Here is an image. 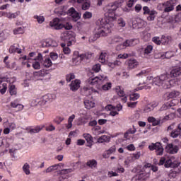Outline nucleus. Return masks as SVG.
Instances as JSON below:
<instances>
[{"mask_svg": "<svg viewBox=\"0 0 181 181\" xmlns=\"http://www.w3.org/2000/svg\"><path fill=\"white\" fill-rule=\"evenodd\" d=\"M43 47H57V42L54 40L45 41L42 43Z\"/></svg>", "mask_w": 181, "mask_h": 181, "instance_id": "19", "label": "nucleus"}, {"mask_svg": "<svg viewBox=\"0 0 181 181\" xmlns=\"http://www.w3.org/2000/svg\"><path fill=\"white\" fill-rule=\"evenodd\" d=\"M68 13L70 16H71V18H73V21L74 22H77L81 18L80 13L76 11V9L73 7L68 10Z\"/></svg>", "mask_w": 181, "mask_h": 181, "instance_id": "10", "label": "nucleus"}, {"mask_svg": "<svg viewBox=\"0 0 181 181\" xmlns=\"http://www.w3.org/2000/svg\"><path fill=\"white\" fill-rule=\"evenodd\" d=\"M156 107V104H150L144 107V112H151Z\"/></svg>", "mask_w": 181, "mask_h": 181, "instance_id": "32", "label": "nucleus"}, {"mask_svg": "<svg viewBox=\"0 0 181 181\" xmlns=\"http://www.w3.org/2000/svg\"><path fill=\"white\" fill-rule=\"evenodd\" d=\"M149 80H152L153 86H158L164 88V90H168V88H171L174 83L177 81V79H170L169 75L161 74L159 76L153 78V76H150Z\"/></svg>", "mask_w": 181, "mask_h": 181, "instance_id": "1", "label": "nucleus"}, {"mask_svg": "<svg viewBox=\"0 0 181 181\" xmlns=\"http://www.w3.org/2000/svg\"><path fill=\"white\" fill-rule=\"evenodd\" d=\"M84 105H85V108H86L87 110H91V108H94L95 103L91 100H85Z\"/></svg>", "mask_w": 181, "mask_h": 181, "instance_id": "25", "label": "nucleus"}, {"mask_svg": "<svg viewBox=\"0 0 181 181\" xmlns=\"http://www.w3.org/2000/svg\"><path fill=\"white\" fill-rule=\"evenodd\" d=\"M61 40L66 43L67 46H71L76 43V34L71 31L64 33L61 36Z\"/></svg>", "mask_w": 181, "mask_h": 181, "instance_id": "3", "label": "nucleus"}, {"mask_svg": "<svg viewBox=\"0 0 181 181\" xmlns=\"http://www.w3.org/2000/svg\"><path fill=\"white\" fill-rule=\"evenodd\" d=\"M30 165L28 164V163H25L23 166V170L25 173V175H30Z\"/></svg>", "mask_w": 181, "mask_h": 181, "instance_id": "35", "label": "nucleus"}, {"mask_svg": "<svg viewBox=\"0 0 181 181\" xmlns=\"http://www.w3.org/2000/svg\"><path fill=\"white\" fill-rule=\"evenodd\" d=\"M129 98H130L131 101H136V100H138V98H139V94L133 93V94L130 95Z\"/></svg>", "mask_w": 181, "mask_h": 181, "instance_id": "49", "label": "nucleus"}, {"mask_svg": "<svg viewBox=\"0 0 181 181\" xmlns=\"http://www.w3.org/2000/svg\"><path fill=\"white\" fill-rule=\"evenodd\" d=\"M114 152H115V146H112L110 150H107L106 153H103V156L105 159H107V158H109L110 155L114 153Z\"/></svg>", "mask_w": 181, "mask_h": 181, "instance_id": "29", "label": "nucleus"}, {"mask_svg": "<svg viewBox=\"0 0 181 181\" xmlns=\"http://www.w3.org/2000/svg\"><path fill=\"white\" fill-rule=\"evenodd\" d=\"M74 78H76L74 74H69L66 76V79L68 83H70V81H71V80H74Z\"/></svg>", "mask_w": 181, "mask_h": 181, "instance_id": "48", "label": "nucleus"}, {"mask_svg": "<svg viewBox=\"0 0 181 181\" xmlns=\"http://www.w3.org/2000/svg\"><path fill=\"white\" fill-rule=\"evenodd\" d=\"M70 87L71 91H77V90L80 88V81L75 80L74 81H72L70 84Z\"/></svg>", "mask_w": 181, "mask_h": 181, "instance_id": "23", "label": "nucleus"}, {"mask_svg": "<svg viewBox=\"0 0 181 181\" xmlns=\"http://www.w3.org/2000/svg\"><path fill=\"white\" fill-rule=\"evenodd\" d=\"M100 25L96 27V34L97 37L100 36H107L108 33H111V26L108 24H104V21H100Z\"/></svg>", "mask_w": 181, "mask_h": 181, "instance_id": "2", "label": "nucleus"}, {"mask_svg": "<svg viewBox=\"0 0 181 181\" xmlns=\"http://www.w3.org/2000/svg\"><path fill=\"white\" fill-rule=\"evenodd\" d=\"M9 91L11 95H16V88H15V85L10 86Z\"/></svg>", "mask_w": 181, "mask_h": 181, "instance_id": "44", "label": "nucleus"}, {"mask_svg": "<svg viewBox=\"0 0 181 181\" xmlns=\"http://www.w3.org/2000/svg\"><path fill=\"white\" fill-rule=\"evenodd\" d=\"M148 148L150 151H156V153L158 156H162V155H163V146H162V144L159 142L151 144V145L148 146Z\"/></svg>", "mask_w": 181, "mask_h": 181, "instance_id": "5", "label": "nucleus"}, {"mask_svg": "<svg viewBox=\"0 0 181 181\" xmlns=\"http://www.w3.org/2000/svg\"><path fill=\"white\" fill-rule=\"evenodd\" d=\"M172 40V37L170 36H165L162 35L161 37V45H163L164 46H168L169 43H170Z\"/></svg>", "mask_w": 181, "mask_h": 181, "instance_id": "24", "label": "nucleus"}, {"mask_svg": "<svg viewBox=\"0 0 181 181\" xmlns=\"http://www.w3.org/2000/svg\"><path fill=\"white\" fill-rule=\"evenodd\" d=\"M139 64V63L136 62V59H129L127 62V69H129V70H132V69H136Z\"/></svg>", "mask_w": 181, "mask_h": 181, "instance_id": "14", "label": "nucleus"}, {"mask_svg": "<svg viewBox=\"0 0 181 181\" xmlns=\"http://www.w3.org/2000/svg\"><path fill=\"white\" fill-rule=\"evenodd\" d=\"M97 165H98V163L94 159L88 160L86 162V166H88V168H90L91 169H93V168H97Z\"/></svg>", "mask_w": 181, "mask_h": 181, "instance_id": "28", "label": "nucleus"}, {"mask_svg": "<svg viewBox=\"0 0 181 181\" xmlns=\"http://www.w3.org/2000/svg\"><path fill=\"white\" fill-rule=\"evenodd\" d=\"M60 165H61V166H64V164H63V163L51 165L44 171V173H50V172L57 170V169L59 168V166H60Z\"/></svg>", "mask_w": 181, "mask_h": 181, "instance_id": "22", "label": "nucleus"}, {"mask_svg": "<svg viewBox=\"0 0 181 181\" xmlns=\"http://www.w3.org/2000/svg\"><path fill=\"white\" fill-rule=\"evenodd\" d=\"M35 18L37 19L38 23H43L45 22V17L35 16Z\"/></svg>", "mask_w": 181, "mask_h": 181, "instance_id": "56", "label": "nucleus"}, {"mask_svg": "<svg viewBox=\"0 0 181 181\" xmlns=\"http://www.w3.org/2000/svg\"><path fill=\"white\" fill-rule=\"evenodd\" d=\"M91 57H93V53L86 52L85 54H78L77 57L73 58L72 62L76 63V60H77V59H80L81 62H83V60H86L87 62L88 60H90Z\"/></svg>", "mask_w": 181, "mask_h": 181, "instance_id": "8", "label": "nucleus"}, {"mask_svg": "<svg viewBox=\"0 0 181 181\" xmlns=\"http://www.w3.org/2000/svg\"><path fill=\"white\" fill-rule=\"evenodd\" d=\"M110 139V137L106 135L101 136L99 139H98V144H103V142H107Z\"/></svg>", "mask_w": 181, "mask_h": 181, "instance_id": "36", "label": "nucleus"}, {"mask_svg": "<svg viewBox=\"0 0 181 181\" xmlns=\"http://www.w3.org/2000/svg\"><path fill=\"white\" fill-rule=\"evenodd\" d=\"M179 135L181 136V123H180L177 125V129H175L174 131H173L170 133V136H172V138H177V136H179Z\"/></svg>", "mask_w": 181, "mask_h": 181, "instance_id": "18", "label": "nucleus"}, {"mask_svg": "<svg viewBox=\"0 0 181 181\" xmlns=\"http://www.w3.org/2000/svg\"><path fill=\"white\" fill-rule=\"evenodd\" d=\"M143 11H144V15H149V16L147 17V21H155V15L158 13L155 10H151L149 9V7L148 6H144L143 7Z\"/></svg>", "mask_w": 181, "mask_h": 181, "instance_id": "6", "label": "nucleus"}, {"mask_svg": "<svg viewBox=\"0 0 181 181\" xmlns=\"http://www.w3.org/2000/svg\"><path fill=\"white\" fill-rule=\"evenodd\" d=\"M48 101H53V95L52 94H47L42 96L37 102L39 105H45Z\"/></svg>", "mask_w": 181, "mask_h": 181, "instance_id": "9", "label": "nucleus"}, {"mask_svg": "<svg viewBox=\"0 0 181 181\" xmlns=\"http://www.w3.org/2000/svg\"><path fill=\"white\" fill-rule=\"evenodd\" d=\"M136 25V28H142L144 26L146 25V22L145 21L141 19V18H136L134 22H133V25Z\"/></svg>", "mask_w": 181, "mask_h": 181, "instance_id": "16", "label": "nucleus"}, {"mask_svg": "<svg viewBox=\"0 0 181 181\" xmlns=\"http://www.w3.org/2000/svg\"><path fill=\"white\" fill-rule=\"evenodd\" d=\"M10 105L12 108H16V111H22L23 110V105L22 104H19L18 100L11 102Z\"/></svg>", "mask_w": 181, "mask_h": 181, "instance_id": "17", "label": "nucleus"}, {"mask_svg": "<svg viewBox=\"0 0 181 181\" xmlns=\"http://www.w3.org/2000/svg\"><path fill=\"white\" fill-rule=\"evenodd\" d=\"M33 67L35 69V70H39L40 69V63L39 62H35L33 64Z\"/></svg>", "mask_w": 181, "mask_h": 181, "instance_id": "55", "label": "nucleus"}, {"mask_svg": "<svg viewBox=\"0 0 181 181\" xmlns=\"http://www.w3.org/2000/svg\"><path fill=\"white\" fill-rule=\"evenodd\" d=\"M180 74H181V68L180 67L173 69L170 71L171 77H178V76H180Z\"/></svg>", "mask_w": 181, "mask_h": 181, "instance_id": "26", "label": "nucleus"}, {"mask_svg": "<svg viewBox=\"0 0 181 181\" xmlns=\"http://www.w3.org/2000/svg\"><path fill=\"white\" fill-rule=\"evenodd\" d=\"M149 178V174H146L145 173H141L139 175V180H147Z\"/></svg>", "mask_w": 181, "mask_h": 181, "instance_id": "39", "label": "nucleus"}, {"mask_svg": "<svg viewBox=\"0 0 181 181\" xmlns=\"http://www.w3.org/2000/svg\"><path fill=\"white\" fill-rule=\"evenodd\" d=\"M116 93H117L118 95H119V97H124L125 96V93L124 92V90H122V89H121V87H117L116 88Z\"/></svg>", "mask_w": 181, "mask_h": 181, "instance_id": "45", "label": "nucleus"}, {"mask_svg": "<svg viewBox=\"0 0 181 181\" xmlns=\"http://www.w3.org/2000/svg\"><path fill=\"white\" fill-rule=\"evenodd\" d=\"M9 53H18V54H21L22 50L18 47H15V45H11L9 48Z\"/></svg>", "mask_w": 181, "mask_h": 181, "instance_id": "30", "label": "nucleus"}, {"mask_svg": "<svg viewBox=\"0 0 181 181\" xmlns=\"http://www.w3.org/2000/svg\"><path fill=\"white\" fill-rule=\"evenodd\" d=\"M166 100H170V98H176L180 95V92L177 90H173L172 92L167 93L165 95Z\"/></svg>", "mask_w": 181, "mask_h": 181, "instance_id": "15", "label": "nucleus"}, {"mask_svg": "<svg viewBox=\"0 0 181 181\" xmlns=\"http://www.w3.org/2000/svg\"><path fill=\"white\" fill-rule=\"evenodd\" d=\"M164 166H165V168H171V166H172V160L171 159H168L167 160H165Z\"/></svg>", "mask_w": 181, "mask_h": 181, "instance_id": "58", "label": "nucleus"}, {"mask_svg": "<svg viewBox=\"0 0 181 181\" xmlns=\"http://www.w3.org/2000/svg\"><path fill=\"white\" fill-rule=\"evenodd\" d=\"M152 50H153V47L152 45H148L145 49H144V54H149L152 52Z\"/></svg>", "mask_w": 181, "mask_h": 181, "instance_id": "42", "label": "nucleus"}, {"mask_svg": "<svg viewBox=\"0 0 181 181\" xmlns=\"http://www.w3.org/2000/svg\"><path fill=\"white\" fill-rule=\"evenodd\" d=\"M167 21L168 22V23H177V22H179V21H177V17H173V16H168L167 18Z\"/></svg>", "mask_w": 181, "mask_h": 181, "instance_id": "37", "label": "nucleus"}, {"mask_svg": "<svg viewBox=\"0 0 181 181\" xmlns=\"http://www.w3.org/2000/svg\"><path fill=\"white\" fill-rule=\"evenodd\" d=\"M42 131V128L40 127H36L34 129H31L29 132L30 134H37L38 132H40Z\"/></svg>", "mask_w": 181, "mask_h": 181, "instance_id": "46", "label": "nucleus"}, {"mask_svg": "<svg viewBox=\"0 0 181 181\" xmlns=\"http://www.w3.org/2000/svg\"><path fill=\"white\" fill-rule=\"evenodd\" d=\"M7 18H8V19H13L15 18H16V14L13 13H8L6 14Z\"/></svg>", "mask_w": 181, "mask_h": 181, "instance_id": "64", "label": "nucleus"}, {"mask_svg": "<svg viewBox=\"0 0 181 181\" xmlns=\"http://www.w3.org/2000/svg\"><path fill=\"white\" fill-rule=\"evenodd\" d=\"M73 172V168L62 169L59 171V175H67Z\"/></svg>", "mask_w": 181, "mask_h": 181, "instance_id": "41", "label": "nucleus"}, {"mask_svg": "<svg viewBox=\"0 0 181 181\" xmlns=\"http://www.w3.org/2000/svg\"><path fill=\"white\" fill-rule=\"evenodd\" d=\"M179 151V146H174L173 144H168L165 146V152H168V153H177V151Z\"/></svg>", "mask_w": 181, "mask_h": 181, "instance_id": "12", "label": "nucleus"}, {"mask_svg": "<svg viewBox=\"0 0 181 181\" xmlns=\"http://www.w3.org/2000/svg\"><path fill=\"white\" fill-rule=\"evenodd\" d=\"M117 23L121 28H124L125 27V25H127L125 21H124V18H120L117 20Z\"/></svg>", "mask_w": 181, "mask_h": 181, "instance_id": "50", "label": "nucleus"}, {"mask_svg": "<svg viewBox=\"0 0 181 181\" xmlns=\"http://www.w3.org/2000/svg\"><path fill=\"white\" fill-rule=\"evenodd\" d=\"M138 44V40H127L122 45L123 47H128L129 46H135Z\"/></svg>", "mask_w": 181, "mask_h": 181, "instance_id": "21", "label": "nucleus"}, {"mask_svg": "<svg viewBox=\"0 0 181 181\" xmlns=\"http://www.w3.org/2000/svg\"><path fill=\"white\" fill-rule=\"evenodd\" d=\"M163 6H164V12H170L175 9V2L173 1H168L163 4Z\"/></svg>", "mask_w": 181, "mask_h": 181, "instance_id": "11", "label": "nucleus"}, {"mask_svg": "<svg viewBox=\"0 0 181 181\" xmlns=\"http://www.w3.org/2000/svg\"><path fill=\"white\" fill-rule=\"evenodd\" d=\"M105 54L104 53H101V54L99 57V60L100 63H105Z\"/></svg>", "mask_w": 181, "mask_h": 181, "instance_id": "57", "label": "nucleus"}, {"mask_svg": "<svg viewBox=\"0 0 181 181\" xmlns=\"http://www.w3.org/2000/svg\"><path fill=\"white\" fill-rule=\"evenodd\" d=\"M14 35H22L23 33V29L22 27H19L13 30Z\"/></svg>", "mask_w": 181, "mask_h": 181, "instance_id": "47", "label": "nucleus"}, {"mask_svg": "<svg viewBox=\"0 0 181 181\" xmlns=\"http://www.w3.org/2000/svg\"><path fill=\"white\" fill-rule=\"evenodd\" d=\"M111 82H107L106 84L103 85L102 86L103 90H104V91H107L108 90H110V88H111Z\"/></svg>", "mask_w": 181, "mask_h": 181, "instance_id": "51", "label": "nucleus"}, {"mask_svg": "<svg viewBox=\"0 0 181 181\" xmlns=\"http://www.w3.org/2000/svg\"><path fill=\"white\" fill-rule=\"evenodd\" d=\"M165 59H170V57H173V56H175V54H173V52L170 51V52H165Z\"/></svg>", "mask_w": 181, "mask_h": 181, "instance_id": "59", "label": "nucleus"}, {"mask_svg": "<svg viewBox=\"0 0 181 181\" xmlns=\"http://www.w3.org/2000/svg\"><path fill=\"white\" fill-rule=\"evenodd\" d=\"M4 80H6V78H0V93L5 94L6 89L8 88L6 82H4Z\"/></svg>", "mask_w": 181, "mask_h": 181, "instance_id": "13", "label": "nucleus"}, {"mask_svg": "<svg viewBox=\"0 0 181 181\" xmlns=\"http://www.w3.org/2000/svg\"><path fill=\"white\" fill-rule=\"evenodd\" d=\"M122 42V37L116 35L112 38V43H119Z\"/></svg>", "mask_w": 181, "mask_h": 181, "instance_id": "40", "label": "nucleus"}, {"mask_svg": "<svg viewBox=\"0 0 181 181\" xmlns=\"http://www.w3.org/2000/svg\"><path fill=\"white\" fill-rule=\"evenodd\" d=\"M106 108L109 110H117V111H121V110H122V105H117L116 107L112 106V105H107Z\"/></svg>", "mask_w": 181, "mask_h": 181, "instance_id": "33", "label": "nucleus"}, {"mask_svg": "<svg viewBox=\"0 0 181 181\" xmlns=\"http://www.w3.org/2000/svg\"><path fill=\"white\" fill-rule=\"evenodd\" d=\"M90 1H83V4H82V9L83 11H87L90 9Z\"/></svg>", "mask_w": 181, "mask_h": 181, "instance_id": "38", "label": "nucleus"}, {"mask_svg": "<svg viewBox=\"0 0 181 181\" xmlns=\"http://www.w3.org/2000/svg\"><path fill=\"white\" fill-rule=\"evenodd\" d=\"M153 42L156 43V45H158V46L162 45V41L159 38V37H153Z\"/></svg>", "mask_w": 181, "mask_h": 181, "instance_id": "52", "label": "nucleus"}, {"mask_svg": "<svg viewBox=\"0 0 181 181\" xmlns=\"http://www.w3.org/2000/svg\"><path fill=\"white\" fill-rule=\"evenodd\" d=\"M172 107L171 104H167V105H163L162 107L160 108V111H166L168 108H170Z\"/></svg>", "mask_w": 181, "mask_h": 181, "instance_id": "54", "label": "nucleus"}, {"mask_svg": "<svg viewBox=\"0 0 181 181\" xmlns=\"http://www.w3.org/2000/svg\"><path fill=\"white\" fill-rule=\"evenodd\" d=\"M83 138L88 144L87 146H88V148H91L93 146V142H94V141H93V136H90V134H83Z\"/></svg>", "mask_w": 181, "mask_h": 181, "instance_id": "20", "label": "nucleus"}, {"mask_svg": "<svg viewBox=\"0 0 181 181\" xmlns=\"http://www.w3.org/2000/svg\"><path fill=\"white\" fill-rule=\"evenodd\" d=\"M83 19H91L93 18V13L90 11H86L83 15Z\"/></svg>", "mask_w": 181, "mask_h": 181, "instance_id": "43", "label": "nucleus"}, {"mask_svg": "<svg viewBox=\"0 0 181 181\" xmlns=\"http://www.w3.org/2000/svg\"><path fill=\"white\" fill-rule=\"evenodd\" d=\"M136 104H138V102H129L127 105L130 108H135V107H136Z\"/></svg>", "mask_w": 181, "mask_h": 181, "instance_id": "61", "label": "nucleus"}, {"mask_svg": "<svg viewBox=\"0 0 181 181\" xmlns=\"http://www.w3.org/2000/svg\"><path fill=\"white\" fill-rule=\"evenodd\" d=\"M107 176H108V177H112L113 176L114 177L118 176V173L113 172V171H109L107 173Z\"/></svg>", "mask_w": 181, "mask_h": 181, "instance_id": "63", "label": "nucleus"}, {"mask_svg": "<svg viewBox=\"0 0 181 181\" xmlns=\"http://www.w3.org/2000/svg\"><path fill=\"white\" fill-rule=\"evenodd\" d=\"M107 8V11H108L109 13H114V12H115V11H117L118 6H117L116 4L110 3V4H108Z\"/></svg>", "mask_w": 181, "mask_h": 181, "instance_id": "27", "label": "nucleus"}, {"mask_svg": "<svg viewBox=\"0 0 181 181\" xmlns=\"http://www.w3.org/2000/svg\"><path fill=\"white\" fill-rule=\"evenodd\" d=\"M49 25L57 30L63 29V28H64L66 30H70V29L73 28V25L69 23H66L65 25L60 23V20L59 18H54L53 21L49 23Z\"/></svg>", "mask_w": 181, "mask_h": 181, "instance_id": "4", "label": "nucleus"}, {"mask_svg": "<svg viewBox=\"0 0 181 181\" xmlns=\"http://www.w3.org/2000/svg\"><path fill=\"white\" fill-rule=\"evenodd\" d=\"M49 56H50L52 60H57V57H59L57 54H56L54 52H50Z\"/></svg>", "mask_w": 181, "mask_h": 181, "instance_id": "62", "label": "nucleus"}, {"mask_svg": "<svg viewBox=\"0 0 181 181\" xmlns=\"http://www.w3.org/2000/svg\"><path fill=\"white\" fill-rule=\"evenodd\" d=\"M180 165V162L177 160L172 161L171 163V168H178Z\"/></svg>", "mask_w": 181, "mask_h": 181, "instance_id": "60", "label": "nucleus"}, {"mask_svg": "<svg viewBox=\"0 0 181 181\" xmlns=\"http://www.w3.org/2000/svg\"><path fill=\"white\" fill-rule=\"evenodd\" d=\"M93 71L98 73L101 70V65L100 64H96L93 66Z\"/></svg>", "mask_w": 181, "mask_h": 181, "instance_id": "53", "label": "nucleus"}, {"mask_svg": "<svg viewBox=\"0 0 181 181\" xmlns=\"http://www.w3.org/2000/svg\"><path fill=\"white\" fill-rule=\"evenodd\" d=\"M52 64H53V63L52 62V59H50V58H46L44 60V62H43L44 67L49 69V67H51Z\"/></svg>", "mask_w": 181, "mask_h": 181, "instance_id": "34", "label": "nucleus"}, {"mask_svg": "<svg viewBox=\"0 0 181 181\" xmlns=\"http://www.w3.org/2000/svg\"><path fill=\"white\" fill-rule=\"evenodd\" d=\"M148 122H151L153 127H156V125H159L160 124V120H157L155 117H149L148 118Z\"/></svg>", "mask_w": 181, "mask_h": 181, "instance_id": "31", "label": "nucleus"}, {"mask_svg": "<svg viewBox=\"0 0 181 181\" xmlns=\"http://www.w3.org/2000/svg\"><path fill=\"white\" fill-rule=\"evenodd\" d=\"M98 81L107 82V81H108V76H107L106 75H104V74H100L98 76H96L93 78L89 79L88 83L91 86H94V84H95L96 83H98Z\"/></svg>", "mask_w": 181, "mask_h": 181, "instance_id": "7", "label": "nucleus"}]
</instances>
